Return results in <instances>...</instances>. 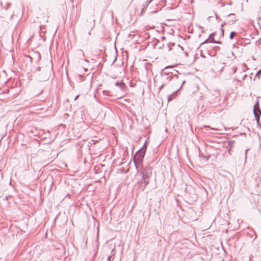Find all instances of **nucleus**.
<instances>
[{
	"label": "nucleus",
	"instance_id": "ddd939ff",
	"mask_svg": "<svg viewBox=\"0 0 261 261\" xmlns=\"http://www.w3.org/2000/svg\"><path fill=\"white\" fill-rule=\"evenodd\" d=\"M211 43L220 44L221 42L220 41H216L214 38H213V39L211 40Z\"/></svg>",
	"mask_w": 261,
	"mask_h": 261
},
{
	"label": "nucleus",
	"instance_id": "a211bd4d",
	"mask_svg": "<svg viewBox=\"0 0 261 261\" xmlns=\"http://www.w3.org/2000/svg\"><path fill=\"white\" fill-rule=\"evenodd\" d=\"M231 147H227V151L228 152V153L229 154H230V152H231Z\"/></svg>",
	"mask_w": 261,
	"mask_h": 261
},
{
	"label": "nucleus",
	"instance_id": "473e14b6",
	"mask_svg": "<svg viewBox=\"0 0 261 261\" xmlns=\"http://www.w3.org/2000/svg\"><path fill=\"white\" fill-rule=\"evenodd\" d=\"M258 72H261V69L258 71Z\"/></svg>",
	"mask_w": 261,
	"mask_h": 261
},
{
	"label": "nucleus",
	"instance_id": "1a4fd4ad",
	"mask_svg": "<svg viewBox=\"0 0 261 261\" xmlns=\"http://www.w3.org/2000/svg\"><path fill=\"white\" fill-rule=\"evenodd\" d=\"M234 143V141L233 140H229L227 141V147H232L233 143Z\"/></svg>",
	"mask_w": 261,
	"mask_h": 261
},
{
	"label": "nucleus",
	"instance_id": "4468645a",
	"mask_svg": "<svg viewBox=\"0 0 261 261\" xmlns=\"http://www.w3.org/2000/svg\"><path fill=\"white\" fill-rule=\"evenodd\" d=\"M215 35V33H212L210 36H209V37H208V39L209 40H212L213 39V38H214V36Z\"/></svg>",
	"mask_w": 261,
	"mask_h": 261
},
{
	"label": "nucleus",
	"instance_id": "f704fd0d",
	"mask_svg": "<svg viewBox=\"0 0 261 261\" xmlns=\"http://www.w3.org/2000/svg\"><path fill=\"white\" fill-rule=\"evenodd\" d=\"M153 0H150V2H152Z\"/></svg>",
	"mask_w": 261,
	"mask_h": 261
},
{
	"label": "nucleus",
	"instance_id": "a878e982",
	"mask_svg": "<svg viewBox=\"0 0 261 261\" xmlns=\"http://www.w3.org/2000/svg\"><path fill=\"white\" fill-rule=\"evenodd\" d=\"M221 31L222 32V33H223V32H224V29H221Z\"/></svg>",
	"mask_w": 261,
	"mask_h": 261
},
{
	"label": "nucleus",
	"instance_id": "9d476101",
	"mask_svg": "<svg viewBox=\"0 0 261 261\" xmlns=\"http://www.w3.org/2000/svg\"><path fill=\"white\" fill-rule=\"evenodd\" d=\"M114 252V250L112 249L111 252L113 253ZM114 255V253H113L112 255L108 256V257L107 258V261H112V260H113L114 257H113V256Z\"/></svg>",
	"mask_w": 261,
	"mask_h": 261
},
{
	"label": "nucleus",
	"instance_id": "7c9ffc66",
	"mask_svg": "<svg viewBox=\"0 0 261 261\" xmlns=\"http://www.w3.org/2000/svg\"><path fill=\"white\" fill-rule=\"evenodd\" d=\"M202 56H203V58H204V56H203V55H201V57H202Z\"/></svg>",
	"mask_w": 261,
	"mask_h": 261
},
{
	"label": "nucleus",
	"instance_id": "2f4dec72",
	"mask_svg": "<svg viewBox=\"0 0 261 261\" xmlns=\"http://www.w3.org/2000/svg\"><path fill=\"white\" fill-rule=\"evenodd\" d=\"M202 56H203V58H204V56H203V55H201V57H202Z\"/></svg>",
	"mask_w": 261,
	"mask_h": 261
},
{
	"label": "nucleus",
	"instance_id": "bb28decb",
	"mask_svg": "<svg viewBox=\"0 0 261 261\" xmlns=\"http://www.w3.org/2000/svg\"><path fill=\"white\" fill-rule=\"evenodd\" d=\"M84 61L86 62H89V61L87 60L84 59Z\"/></svg>",
	"mask_w": 261,
	"mask_h": 261
},
{
	"label": "nucleus",
	"instance_id": "b1692460",
	"mask_svg": "<svg viewBox=\"0 0 261 261\" xmlns=\"http://www.w3.org/2000/svg\"><path fill=\"white\" fill-rule=\"evenodd\" d=\"M28 57H29L30 58L31 62H32V58L29 56H28Z\"/></svg>",
	"mask_w": 261,
	"mask_h": 261
},
{
	"label": "nucleus",
	"instance_id": "5701e85b",
	"mask_svg": "<svg viewBox=\"0 0 261 261\" xmlns=\"http://www.w3.org/2000/svg\"><path fill=\"white\" fill-rule=\"evenodd\" d=\"M48 79V76H46L44 79V80H47Z\"/></svg>",
	"mask_w": 261,
	"mask_h": 261
},
{
	"label": "nucleus",
	"instance_id": "2eb2a0df",
	"mask_svg": "<svg viewBox=\"0 0 261 261\" xmlns=\"http://www.w3.org/2000/svg\"><path fill=\"white\" fill-rule=\"evenodd\" d=\"M211 43V40H209L208 38L206 39L203 42H202L201 44V45L204 44V43Z\"/></svg>",
	"mask_w": 261,
	"mask_h": 261
},
{
	"label": "nucleus",
	"instance_id": "9b49d317",
	"mask_svg": "<svg viewBox=\"0 0 261 261\" xmlns=\"http://www.w3.org/2000/svg\"><path fill=\"white\" fill-rule=\"evenodd\" d=\"M151 2H150V0L149 1H146L143 5V9H146V8L147 7L148 5L150 4V3H151Z\"/></svg>",
	"mask_w": 261,
	"mask_h": 261
},
{
	"label": "nucleus",
	"instance_id": "6ab92c4d",
	"mask_svg": "<svg viewBox=\"0 0 261 261\" xmlns=\"http://www.w3.org/2000/svg\"><path fill=\"white\" fill-rule=\"evenodd\" d=\"M174 72V71H173L171 69H168L166 71V72Z\"/></svg>",
	"mask_w": 261,
	"mask_h": 261
},
{
	"label": "nucleus",
	"instance_id": "c756f323",
	"mask_svg": "<svg viewBox=\"0 0 261 261\" xmlns=\"http://www.w3.org/2000/svg\"><path fill=\"white\" fill-rule=\"evenodd\" d=\"M202 56H203V58H204V56H203V55H201V57H202Z\"/></svg>",
	"mask_w": 261,
	"mask_h": 261
},
{
	"label": "nucleus",
	"instance_id": "39448f33",
	"mask_svg": "<svg viewBox=\"0 0 261 261\" xmlns=\"http://www.w3.org/2000/svg\"><path fill=\"white\" fill-rule=\"evenodd\" d=\"M253 113L256 122L258 123L259 121V116L261 114V111L259 109L258 100H256V103L254 105Z\"/></svg>",
	"mask_w": 261,
	"mask_h": 261
},
{
	"label": "nucleus",
	"instance_id": "7ed1b4c3",
	"mask_svg": "<svg viewBox=\"0 0 261 261\" xmlns=\"http://www.w3.org/2000/svg\"><path fill=\"white\" fill-rule=\"evenodd\" d=\"M141 171V174L142 175V180L141 184L144 185L143 190L146 186L149 183V179L152 176V168L149 166L144 167L143 166L140 167L139 169Z\"/></svg>",
	"mask_w": 261,
	"mask_h": 261
},
{
	"label": "nucleus",
	"instance_id": "4be33fe9",
	"mask_svg": "<svg viewBox=\"0 0 261 261\" xmlns=\"http://www.w3.org/2000/svg\"><path fill=\"white\" fill-rule=\"evenodd\" d=\"M226 23V22H223L221 24V27H223Z\"/></svg>",
	"mask_w": 261,
	"mask_h": 261
},
{
	"label": "nucleus",
	"instance_id": "aec40b11",
	"mask_svg": "<svg viewBox=\"0 0 261 261\" xmlns=\"http://www.w3.org/2000/svg\"><path fill=\"white\" fill-rule=\"evenodd\" d=\"M41 68L40 67H38L37 69L35 70V72H37V71H40Z\"/></svg>",
	"mask_w": 261,
	"mask_h": 261
},
{
	"label": "nucleus",
	"instance_id": "20e7f679",
	"mask_svg": "<svg viewBox=\"0 0 261 261\" xmlns=\"http://www.w3.org/2000/svg\"><path fill=\"white\" fill-rule=\"evenodd\" d=\"M220 95V92L218 90H213L207 96V98L211 104H214Z\"/></svg>",
	"mask_w": 261,
	"mask_h": 261
},
{
	"label": "nucleus",
	"instance_id": "6e6552de",
	"mask_svg": "<svg viewBox=\"0 0 261 261\" xmlns=\"http://www.w3.org/2000/svg\"><path fill=\"white\" fill-rule=\"evenodd\" d=\"M115 85L117 87H118L120 88V89L122 91L125 90L126 88V85L125 84L122 82V81H117L115 83Z\"/></svg>",
	"mask_w": 261,
	"mask_h": 261
},
{
	"label": "nucleus",
	"instance_id": "dca6fc26",
	"mask_svg": "<svg viewBox=\"0 0 261 261\" xmlns=\"http://www.w3.org/2000/svg\"><path fill=\"white\" fill-rule=\"evenodd\" d=\"M110 92L109 91L105 90L103 91V94L104 95L109 96Z\"/></svg>",
	"mask_w": 261,
	"mask_h": 261
},
{
	"label": "nucleus",
	"instance_id": "72a5a7b5",
	"mask_svg": "<svg viewBox=\"0 0 261 261\" xmlns=\"http://www.w3.org/2000/svg\"><path fill=\"white\" fill-rule=\"evenodd\" d=\"M231 2L229 3V5H231Z\"/></svg>",
	"mask_w": 261,
	"mask_h": 261
},
{
	"label": "nucleus",
	"instance_id": "f03ea898",
	"mask_svg": "<svg viewBox=\"0 0 261 261\" xmlns=\"http://www.w3.org/2000/svg\"><path fill=\"white\" fill-rule=\"evenodd\" d=\"M146 143L145 142L143 146L138 150L133 156V162L137 170H139L140 167L143 166V163L147 147Z\"/></svg>",
	"mask_w": 261,
	"mask_h": 261
},
{
	"label": "nucleus",
	"instance_id": "423d86ee",
	"mask_svg": "<svg viewBox=\"0 0 261 261\" xmlns=\"http://www.w3.org/2000/svg\"><path fill=\"white\" fill-rule=\"evenodd\" d=\"M185 83V81H183L182 82L181 85H180V86L172 87L174 89V90H175V91H174L172 94H171L168 96V101L172 100L173 99H174L175 97V96L177 95V93L182 88L183 85Z\"/></svg>",
	"mask_w": 261,
	"mask_h": 261
},
{
	"label": "nucleus",
	"instance_id": "cd10ccee",
	"mask_svg": "<svg viewBox=\"0 0 261 261\" xmlns=\"http://www.w3.org/2000/svg\"><path fill=\"white\" fill-rule=\"evenodd\" d=\"M79 97V95L76 96L75 97V100H76V99L77 98V97Z\"/></svg>",
	"mask_w": 261,
	"mask_h": 261
},
{
	"label": "nucleus",
	"instance_id": "0eeeda50",
	"mask_svg": "<svg viewBox=\"0 0 261 261\" xmlns=\"http://www.w3.org/2000/svg\"><path fill=\"white\" fill-rule=\"evenodd\" d=\"M227 17L229 18L228 23L229 24H233L237 21L235 14L233 13H230L227 15Z\"/></svg>",
	"mask_w": 261,
	"mask_h": 261
},
{
	"label": "nucleus",
	"instance_id": "f257e3e1",
	"mask_svg": "<svg viewBox=\"0 0 261 261\" xmlns=\"http://www.w3.org/2000/svg\"><path fill=\"white\" fill-rule=\"evenodd\" d=\"M168 69H171L175 72L178 73L177 70L172 69L171 66H167L163 69L161 72V75L162 76L164 83L159 87V90L160 91L166 85V82H171L170 86L173 87L180 86L182 82L184 81L177 74H174L173 72H166V71Z\"/></svg>",
	"mask_w": 261,
	"mask_h": 261
},
{
	"label": "nucleus",
	"instance_id": "393cba45",
	"mask_svg": "<svg viewBox=\"0 0 261 261\" xmlns=\"http://www.w3.org/2000/svg\"><path fill=\"white\" fill-rule=\"evenodd\" d=\"M215 16H216V18L217 19H218V16H217V14H216V13H215Z\"/></svg>",
	"mask_w": 261,
	"mask_h": 261
},
{
	"label": "nucleus",
	"instance_id": "f8f14e48",
	"mask_svg": "<svg viewBox=\"0 0 261 261\" xmlns=\"http://www.w3.org/2000/svg\"><path fill=\"white\" fill-rule=\"evenodd\" d=\"M237 35V33L236 32L232 31L230 33L229 35V38L230 39H232L234 37V36Z\"/></svg>",
	"mask_w": 261,
	"mask_h": 261
},
{
	"label": "nucleus",
	"instance_id": "412c9836",
	"mask_svg": "<svg viewBox=\"0 0 261 261\" xmlns=\"http://www.w3.org/2000/svg\"><path fill=\"white\" fill-rule=\"evenodd\" d=\"M248 149H246V150H245V158H246H246H247V151H248Z\"/></svg>",
	"mask_w": 261,
	"mask_h": 261
},
{
	"label": "nucleus",
	"instance_id": "f3484780",
	"mask_svg": "<svg viewBox=\"0 0 261 261\" xmlns=\"http://www.w3.org/2000/svg\"><path fill=\"white\" fill-rule=\"evenodd\" d=\"M10 3H7V5H6V10H8L9 9V8L10 7Z\"/></svg>",
	"mask_w": 261,
	"mask_h": 261
},
{
	"label": "nucleus",
	"instance_id": "c85d7f7f",
	"mask_svg": "<svg viewBox=\"0 0 261 261\" xmlns=\"http://www.w3.org/2000/svg\"><path fill=\"white\" fill-rule=\"evenodd\" d=\"M92 21H93V23H94L95 20H94V19H93V20H92Z\"/></svg>",
	"mask_w": 261,
	"mask_h": 261
}]
</instances>
